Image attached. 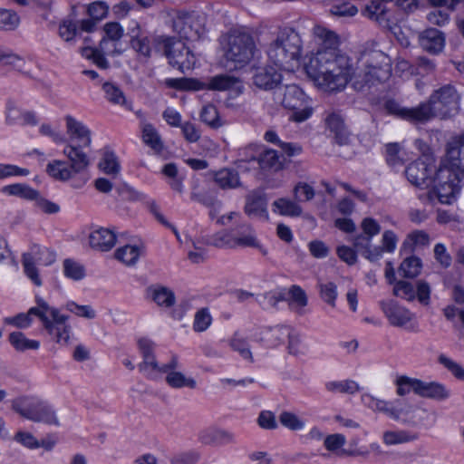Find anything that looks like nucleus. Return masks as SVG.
Masks as SVG:
<instances>
[{"mask_svg":"<svg viewBox=\"0 0 464 464\" xmlns=\"http://www.w3.org/2000/svg\"><path fill=\"white\" fill-rule=\"evenodd\" d=\"M337 34L315 25L312 32L309 61L305 71L317 89L324 92H339L352 80L353 66L348 56L338 53Z\"/></svg>","mask_w":464,"mask_h":464,"instance_id":"f257e3e1","label":"nucleus"},{"mask_svg":"<svg viewBox=\"0 0 464 464\" xmlns=\"http://www.w3.org/2000/svg\"><path fill=\"white\" fill-rule=\"evenodd\" d=\"M446 161L448 166L438 169L432 179V185L419 198L424 202L437 199L441 204H452L460 190L459 175L464 176V137L453 139L447 145Z\"/></svg>","mask_w":464,"mask_h":464,"instance_id":"f03ea898","label":"nucleus"},{"mask_svg":"<svg viewBox=\"0 0 464 464\" xmlns=\"http://www.w3.org/2000/svg\"><path fill=\"white\" fill-rule=\"evenodd\" d=\"M460 95L454 86L446 84L435 90L426 102L416 107H403L388 101L385 108L390 114L412 123H425L435 117L447 118L459 111Z\"/></svg>","mask_w":464,"mask_h":464,"instance_id":"7ed1b4c3","label":"nucleus"},{"mask_svg":"<svg viewBox=\"0 0 464 464\" xmlns=\"http://www.w3.org/2000/svg\"><path fill=\"white\" fill-rule=\"evenodd\" d=\"M303 43L300 34L295 29H280L267 44L266 53L268 61L286 72L299 68L302 57Z\"/></svg>","mask_w":464,"mask_h":464,"instance_id":"20e7f679","label":"nucleus"},{"mask_svg":"<svg viewBox=\"0 0 464 464\" xmlns=\"http://www.w3.org/2000/svg\"><path fill=\"white\" fill-rule=\"evenodd\" d=\"M225 66L240 69L258 53L253 35L243 28L230 30L220 39Z\"/></svg>","mask_w":464,"mask_h":464,"instance_id":"39448f33","label":"nucleus"},{"mask_svg":"<svg viewBox=\"0 0 464 464\" xmlns=\"http://www.w3.org/2000/svg\"><path fill=\"white\" fill-rule=\"evenodd\" d=\"M360 63L361 67L353 80V86L357 90L386 81L391 75V59L380 50L363 52Z\"/></svg>","mask_w":464,"mask_h":464,"instance_id":"423d86ee","label":"nucleus"},{"mask_svg":"<svg viewBox=\"0 0 464 464\" xmlns=\"http://www.w3.org/2000/svg\"><path fill=\"white\" fill-rule=\"evenodd\" d=\"M155 46L162 50L169 64L186 72L192 70L197 63V56L192 49L183 41L173 37L160 35L153 40Z\"/></svg>","mask_w":464,"mask_h":464,"instance_id":"0eeeda50","label":"nucleus"},{"mask_svg":"<svg viewBox=\"0 0 464 464\" xmlns=\"http://www.w3.org/2000/svg\"><path fill=\"white\" fill-rule=\"evenodd\" d=\"M63 153L69 161L53 160L46 166L47 174L56 180H68L84 170L89 165L87 155L74 145H66Z\"/></svg>","mask_w":464,"mask_h":464,"instance_id":"6e6552de","label":"nucleus"},{"mask_svg":"<svg viewBox=\"0 0 464 464\" xmlns=\"http://www.w3.org/2000/svg\"><path fill=\"white\" fill-rule=\"evenodd\" d=\"M393 420L413 427H426L434 423L433 414L426 409L419 408L405 400L391 401L388 415Z\"/></svg>","mask_w":464,"mask_h":464,"instance_id":"1a4fd4ad","label":"nucleus"},{"mask_svg":"<svg viewBox=\"0 0 464 464\" xmlns=\"http://www.w3.org/2000/svg\"><path fill=\"white\" fill-rule=\"evenodd\" d=\"M40 320L50 338L60 346H66L70 343L72 334L71 325L67 323L68 316L60 314L55 307L47 304H42Z\"/></svg>","mask_w":464,"mask_h":464,"instance_id":"9d476101","label":"nucleus"},{"mask_svg":"<svg viewBox=\"0 0 464 464\" xmlns=\"http://www.w3.org/2000/svg\"><path fill=\"white\" fill-rule=\"evenodd\" d=\"M13 409L30 420L59 425L53 407L37 397L19 398L13 401Z\"/></svg>","mask_w":464,"mask_h":464,"instance_id":"9b49d317","label":"nucleus"},{"mask_svg":"<svg viewBox=\"0 0 464 464\" xmlns=\"http://www.w3.org/2000/svg\"><path fill=\"white\" fill-rule=\"evenodd\" d=\"M56 260L54 251L39 245H34L30 250L23 255V267L25 276L36 286H41L43 281L36 265L51 266Z\"/></svg>","mask_w":464,"mask_h":464,"instance_id":"f8f14e48","label":"nucleus"},{"mask_svg":"<svg viewBox=\"0 0 464 464\" xmlns=\"http://www.w3.org/2000/svg\"><path fill=\"white\" fill-rule=\"evenodd\" d=\"M105 36L100 43L99 49L92 47H84L82 49V55L92 62L100 68H107L108 61L104 57L107 54H112L113 50L109 47L111 43L120 40L123 35V28L118 23H107L103 28Z\"/></svg>","mask_w":464,"mask_h":464,"instance_id":"ddd939ff","label":"nucleus"},{"mask_svg":"<svg viewBox=\"0 0 464 464\" xmlns=\"http://www.w3.org/2000/svg\"><path fill=\"white\" fill-rule=\"evenodd\" d=\"M173 30L183 39L196 41L205 34V18L196 13H178Z\"/></svg>","mask_w":464,"mask_h":464,"instance_id":"4468645a","label":"nucleus"},{"mask_svg":"<svg viewBox=\"0 0 464 464\" xmlns=\"http://www.w3.org/2000/svg\"><path fill=\"white\" fill-rule=\"evenodd\" d=\"M436 166L433 159L429 155H424L416 161L411 163L406 169V177L408 180L417 188L426 190L432 185V179L435 176Z\"/></svg>","mask_w":464,"mask_h":464,"instance_id":"2eb2a0df","label":"nucleus"},{"mask_svg":"<svg viewBox=\"0 0 464 464\" xmlns=\"http://www.w3.org/2000/svg\"><path fill=\"white\" fill-rule=\"evenodd\" d=\"M380 307L389 324L395 327L413 329L415 314L394 300H382Z\"/></svg>","mask_w":464,"mask_h":464,"instance_id":"dca6fc26","label":"nucleus"},{"mask_svg":"<svg viewBox=\"0 0 464 464\" xmlns=\"http://www.w3.org/2000/svg\"><path fill=\"white\" fill-rule=\"evenodd\" d=\"M179 360L178 355L174 354L167 363L161 364L159 371V378L165 373L166 383L173 389H195L197 387L196 380L184 372L179 371Z\"/></svg>","mask_w":464,"mask_h":464,"instance_id":"f3484780","label":"nucleus"},{"mask_svg":"<svg viewBox=\"0 0 464 464\" xmlns=\"http://www.w3.org/2000/svg\"><path fill=\"white\" fill-rule=\"evenodd\" d=\"M138 347L143 358V361L139 365L140 372L150 379H158L161 364L155 358L154 343L148 338H140L138 340Z\"/></svg>","mask_w":464,"mask_h":464,"instance_id":"a211bd4d","label":"nucleus"},{"mask_svg":"<svg viewBox=\"0 0 464 464\" xmlns=\"http://www.w3.org/2000/svg\"><path fill=\"white\" fill-rule=\"evenodd\" d=\"M66 132L71 143L82 151L83 148H88L92 143V133L89 128L82 121L76 120L71 115L65 116Z\"/></svg>","mask_w":464,"mask_h":464,"instance_id":"6ab92c4d","label":"nucleus"},{"mask_svg":"<svg viewBox=\"0 0 464 464\" xmlns=\"http://www.w3.org/2000/svg\"><path fill=\"white\" fill-rule=\"evenodd\" d=\"M290 334V327L286 325H276L274 327H264L253 335V341L261 343L266 347H275L284 343Z\"/></svg>","mask_w":464,"mask_h":464,"instance_id":"aec40b11","label":"nucleus"},{"mask_svg":"<svg viewBox=\"0 0 464 464\" xmlns=\"http://www.w3.org/2000/svg\"><path fill=\"white\" fill-rule=\"evenodd\" d=\"M245 151H251L249 156L246 155L245 161L256 160L263 169L279 170L282 169V162L279 160L277 152L271 149L260 150L257 146H249Z\"/></svg>","mask_w":464,"mask_h":464,"instance_id":"412c9836","label":"nucleus"},{"mask_svg":"<svg viewBox=\"0 0 464 464\" xmlns=\"http://www.w3.org/2000/svg\"><path fill=\"white\" fill-rule=\"evenodd\" d=\"M233 237L235 247H253L258 249L262 255H267V249L260 243L255 229L249 224H240L233 234Z\"/></svg>","mask_w":464,"mask_h":464,"instance_id":"4be33fe9","label":"nucleus"},{"mask_svg":"<svg viewBox=\"0 0 464 464\" xmlns=\"http://www.w3.org/2000/svg\"><path fill=\"white\" fill-rule=\"evenodd\" d=\"M88 241L92 248L106 252L115 246L116 233L111 228L98 227L89 234Z\"/></svg>","mask_w":464,"mask_h":464,"instance_id":"5701e85b","label":"nucleus"},{"mask_svg":"<svg viewBox=\"0 0 464 464\" xmlns=\"http://www.w3.org/2000/svg\"><path fill=\"white\" fill-rule=\"evenodd\" d=\"M420 46L431 53H439L445 46V36L442 32L435 28H429L420 34Z\"/></svg>","mask_w":464,"mask_h":464,"instance_id":"b1692460","label":"nucleus"},{"mask_svg":"<svg viewBox=\"0 0 464 464\" xmlns=\"http://www.w3.org/2000/svg\"><path fill=\"white\" fill-rule=\"evenodd\" d=\"M198 440L206 445L227 444L235 441V436L227 430L208 427L199 431Z\"/></svg>","mask_w":464,"mask_h":464,"instance_id":"393cba45","label":"nucleus"},{"mask_svg":"<svg viewBox=\"0 0 464 464\" xmlns=\"http://www.w3.org/2000/svg\"><path fill=\"white\" fill-rule=\"evenodd\" d=\"M280 70L272 67H263L257 69L254 74L253 82L254 84L263 90H271L277 86L281 80L282 75L279 72Z\"/></svg>","mask_w":464,"mask_h":464,"instance_id":"a878e982","label":"nucleus"},{"mask_svg":"<svg viewBox=\"0 0 464 464\" xmlns=\"http://www.w3.org/2000/svg\"><path fill=\"white\" fill-rule=\"evenodd\" d=\"M146 298L153 301L157 305L169 308L175 303L174 293L168 287L160 285H152L147 287Z\"/></svg>","mask_w":464,"mask_h":464,"instance_id":"bb28decb","label":"nucleus"},{"mask_svg":"<svg viewBox=\"0 0 464 464\" xmlns=\"http://www.w3.org/2000/svg\"><path fill=\"white\" fill-rule=\"evenodd\" d=\"M37 305L31 307L27 313L18 314L17 315L7 317L5 319V324L14 325L17 328L25 329L28 328L33 322V316H36L40 319V313L42 312V304H47L44 299H36Z\"/></svg>","mask_w":464,"mask_h":464,"instance_id":"cd10ccee","label":"nucleus"},{"mask_svg":"<svg viewBox=\"0 0 464 464\" xmlns=\"http://www.w3.org/2000/svg\"><path fill=\"white\" fill-rule=\"evenodd\" d=\"M360 228L362 231V235H358L354 237L353 246H362V243L367 246L369 240H372L381 232L380 223L372 217L363 218L360 223Z\"/></svg>","mask_w":464,"mask_h":464,"instance_id":"c85d7f7f","label":"nucleus"},{"mask_svg":"<svg viewBox=\"0 0 464 464\" xmlns=\"http://www.w3.org/2000/svg\"><path fill=\"white\" fill-rule=\"evenodd\" d=\"M309 97L295 84L286 85L284 89L282 105L288 109H298L304 102H308Z\"/></svg>","mask_w":464,"mask_h":464,"instance_id":"c756f323","label":"nucleus"},{"mask_svg":"<svg viewBox=\"0 0 464 464\" xmlns=\"http://www.w3.org/2000/svg\"><path fill=\"white\" fill-rule=\"evenodd\" d=\"M418 433L407 430H389L382 433V442L386 446L410 443L417 440Z\"/></svg>","mask_w":464,"mask_h":464,"instance_id":"7c9ffc66","label":"nucleus"},{"mask_svg":"<svg viewBox=\"0 0 464 464\" xmlns=\"http://www.w3.org/2000/svg\"><path fill=\"white\" fill-rule=\"evenodd\" d=\"M245 212L248 217L261 220H268L269 218L266 200L260 196H247Z\"/></svg>","mask_w":464,"mask_h":464,"instance_id":"2f4dec72","label":"nucleus"},{"mask_svg":"<svg viewBox=\"0 0 464 464\" xmlns=\"http://www.w3.org/2000/svg\"><path fill=\"white\" fill-rule=\"evenodd\" d=\"M324 123L327 128L335 137L339 143H343L346 140V130L343 122V116L336 111L327 112L324 118Z\"/></svg>","mask_w":464,"mask_h":464,"instance_id":"473e14b6","label":"nucleus"},{"mask_svg":"<svg viewBox=\"0 0 464 464\" xmlns=\"http://www.w3.org/2000/svg\"><path fill=\"white\" fill-rule=\"evenodd\" d=\"M419 396L437 401H443L450 396V392L441 383L421 381Z\"/></svg>","mask_w":464,"mask_h":464,"instance_id":"72a5a7b5","label":"nucleus"},{"mask_svg":"<svg viewBox=\"0 0 464 464\" xmlns=\"http://www.w3.org/2000/svg\"><path fill=\"white\" fill-rule=\"evenodd\" d=\"M362 13L364 16L376 21L382 26L391 27V14L382 3L372 1L365 6Z\"/></svg>","mask_w":464,"mask_h":464,"instance_id":"f704fd0d","label":"nucleus"},{"mask_svg":"<svg viewBox=\"0 0 464 464\" xmlns=\"http://www.w3.org/2000/svg\"><path fill=\"white\" fill-rule=\"evenodd\" d=\"M143 253L141 245H126L115 251V257L126 266L135 265Z\"/></svg>","mask_w":464,"mask_h":464,"instance_id":"c9c22d12","label":"nucleus"},{"mask_svg":"<svg viewBox=\"0 0 464 464\" xmlns=\"http://www.w3.org/2000/svg\"><path fill=\"white\" fill-rule=\"evenodd\" d=\"M242 87V83L237 78L227 74L217 75L208 82L209 89L220 92L227 90L241 91Z\"/></svg>","mask_w":464,"mask_h":464,"instance_id":"e433bc0d","label":"nucleus"},{"mask_svg":"<svg viewBox=\"0 0 464 464\" xmlns=\"http://www.w3.org/2000/svg\"><path fill=\"white\" fill-rule=\"evenodd\" d=\"M8 341L14 350L24 353L28 350H38L40 342L37 340L29 339L22 332H13L8 336Z\"/></svg>","mask_w":464,"mask_h":464,"instance_id":"4c0bfd02","label":"nucleus"},{"mask_svg":"<svg viewBox=\"0 0 464 464\" xmlns=\"http://www.w3.org/2000/svg\"><path fill=\"white\" fill-rule=\"evenodd\" d=\"M396 385V393L398 396H405L410 392L419 394L421 380L411 378L406 375H398L394 381Z\"/></svg>","mask_w":464,"mask_h":464,"instance_id":"58836bf2","label":"nucleus"},{"mask_svg":"<svg viewBox=\"0 0 464 464\" xmlns=\"http://www.w3.org/2000/svg\"><path fill=\"white\" fill-rule=\"evenodd\" d=\"M272 210L278 215L288 217H299L302 214V208L297 203L285 198L275 200Z\"/></svg>","mask_w":464,"mask_h":464,"instance_id":"ea45409f","label":"nucleus"},{"mask_svg":"<svg viewBox=\"0 0 464 464\" xmlns=\"http://www.w3.org/2000/svg\"><path fill=\"white\" fill-rule=\"evenodd\" d=\"M215 182L222 188H236L241 185L238 173L231 169H222L216 172Z\"/></svg>","mask_w":464,"mask_h":464,"instance_id":"a19ab883","label":"nucleus"},{"mask_svg":"<svg viewBox=\"0 0 464 464\" xmlns=\"http://www.w3.org/2000/svg\"><path fill=\"white\" fill-rule=\"evenodd\" d=\"M346 443V438L344 435L340 433H334L327 435L324 440V446L325 449L331 452L336 453V454H347V455H362L359 451H352L348 452L346 450H342V448Z\"/></svg>","mask_w":464,"mask_h":464,"instance_id":"79ce46f5","label":"nucleus"},{"mask_svg":"<svg viewBox=\"0 0 464 464\" xmlns=\"http://www.w3.org/2000/svg\"><path fill=\"white\" fill-rule=\"evenodd\" d=\"M141 132L143 142L153 150L160 152L163 149L160 136L152 124L143 122L141 125Z\"/></svg>","mask_w":464,"mask_h":464,"instance_id":"37998d69","label":"nucleus"},{"mask_svg":"<svg viewBox=\"0 0 464 464\" xmlns=\"http://www.w3.org/2000/svg\"><path fill=\"white\" fill-rule=\"evenodd\" d=\"M0 191L5 196H14L30 201L36 196L35 189L23 183L4 186Z\"/></svg>","mask_w":464,"mask_h":464,"instance_id":"c03bdc74","label":"nucleus"},{"mask_svg":"<svg viewBox=\"0 0 464 464\" xmlns=\"http://www.w3.org/2000/svg\"><path fill=\"white\" fill-rule=\"evenodd\" d=\"M229 346L234 351L237 352L243 359L250 362L253 361L252 353L247 343V337L243 333H234L229 340Z\"/></svg>","mask_w":464,"mask_h":464,"instance_id":"a18cd8bd","label":"nucleus"},{"mask_svg":"<svg viewBox=\"0 0 464 464\" xmlns=\"http://www.w3.org/2000/svg\"><path fill=\"white\" fill-rule=\"evenodd\" d=\"M325 389L333 393L354 394L360 391V385L355 381L348 379L327 382Z\"/></svg>","mask_w":464,"mask_h":464,"instance_id":"49530a36","label":"nucleus"},{"mask_svg":"<svg viewBox=\"0 0 464 464\" xmlns=\"http://www.w3.org/2000/svg\"><path fill=\"white\" fill-rule=\"evenodd\" d=\"M386 161L392 167L403 164L407 159V153L399 143H389L385 147Z\"/></svg>","mask_w":464,"mask_h":464,"instance_id":"de8ad7c7","label":"nucleus"},{"mask_svg":"<svg viewBox=\"0 0 464 464\" xmlns=\"http://www.w3.org/2000/svg\"><path fill=\"white\" fill-rule=\"evenodd\" d=\"M206 239V244L218 248H236L233 234L227 230H221Z\"/></svg>","mask_w":464,"mask_h":464,"instance_id":"09e8293b","label":"nucleus"},{"mask_svg":"<svg viewBox=\"0 0 464 464\" xmlns=\"http://www.w3.org/2000/svg\"><path fill=\"white\" fill-rule=\"evenodd\" d=\"M99 168L107 175H117L121 170V165L113 151L105 150L99 163Z\"/></svg>","mask_w":464,"mask_h":464,"instance_id":"8fccbe9b","label":"nucleus"},{"mask_svg":"<svg viewBox=\"0 0 464 464\" xmlns=\"http://www.w3.org/2000/svg\"><path fill=\"white\" fill-rule=\"evenodd\" d=\"M362 403L366 406L368 409L375 411L382 412L385 415H388L391 401H385L377 397H374L372 394L365 392L361 396Z\"/></svg>","mask_w":464,"mask_h":464,"instance_id":"3c124183","label":"nucleus"},{"mask_svg":"<svg viewBox=\"0 0 464 464\" xmlns=\"http://www.w3.org/2000/svg\"><path fill=\"white\" fill-rule=\"evenodd\" d=\"M63 271L65 277L73 281H80L85 277L84 266L73 259L67 258L63 261Z\"/></svg>","mask_w":464,"mask_h":464,"instance_id":"603ef678","label":"nucleus"},{"mask_svg":"<svg viewBox=\"0 0 464 464\" xmlns=\"http://www.w3.org/2000/svg\"><path fill=\"white\" fill-rule=\"evenodd\" d=\"M160 35H158V37ZM155 38H157V36H139L135 39H131V45L137 53H140L145 57H149L151 53L152 49H154L157 52L162 51L156 48L155 44L153 42Z\"/></svg>","mask_w":464,"mask_h":464,"instance_id":"864d4df0","label":"nucleus"},{"mask_svg":"<svg viewBox=\"0 0 464 464\" xmlns=\"http://www.w3.org/2000/svg\"><path fill=\"white\" fill-rule=\"evenodd\" d=\"M289 305L300 312L307 304V296L305 292L298 285H293L288 292Z\"/></svg>","mask_w":464,"mask_h":464,"instance_id":"5fc2aeb1","label":"nucleus"},{"mask_svg":"<svg viewBox=\"0 0 464 464\" xmlns=\"http://www.w3.org/2000/svg\"><path fill=\"white\" fill-rule=\"evenodd\" d=\"M200 119L204 123L215 129L223 125V121L219 117L217 108L212 104L205 105L202 108Z\"/></svg>","mask_w":464,"mask_h":464,"instance_id":"6e6d98bb","label":"nucleus"},{"mask_svg":"<svg viewBox=\"0 0 464 464\" xmlns=\"http://www.w3.org/2000/svg\"><path fill=\"white\" fill-rule=\"evenodd\" d=\"M279 421L284 427L293 431L302 430L305 427V421L291 411L281 412Z\"/></svg>","mask_w":464,"mask_h":464,"instance_id":"4d7b16f0","label":"nucleus"},{"mask_svg":"<svg viewBox=\"0 0 464 464\" xmlns=\"http://www.w3.org/2000/svg\"><path fill=\"white\" fill-rule=\"evenodd\" d=\"M421 269V261L416 256L407 257L401 264L399 272L405 277L417 276Z\"/></svg>","mask_w":464,"mask_h":464,"instance_id":"13d9d810","label":"nucleus"},{"mask_svg":"<svg viewBox=\"0 0 464 464\" xmlns=\"http://www.w3.org/2000/svg\"><path fill=\"white\" fill-rule=\"evenodd\" d=\"M320 297L332 307H335V301L338 295L337 286L333 282L319 284Z\"/></svg>","mask_w":464,"mask_h":464,"instance_id":"bf43d9fd","label":"nucleus"},{"mask_svg":"<svg viewBox=\"0 0 464 464\" xmlns=\"http://www.w3.org/2000/svg\"><path fill=\"white\" fill-rule=\"evenodd\" d=\"M393 294L397 297L402 298L406 301H413L416 298L415 288L410 282L398 281L393 287Z\"/></svg>","mask_w":464,"mask_h":464,"instance_id":"052dcab7","label":"nucleus"},{"mask_svg":"<svg viewBox=\"0 0 464 464\" xmlns=\"http://www.w3.org/2000/svg\"><path fill=\"white\" fill-rule=\"evenodd\" d=\"M212 317L207 308L198 310L194 316L193 329L195 332H205L211 324Z\"/></svg>","mask_w":464,"mask_h":464,"instance_id":"680f3d73","label":"nucleus"},{"mask_svg":"<svg viewBox=\"0 0 464 464\" xmlns=\"http://www.w3.org/2000/svg\"><path fill=\"white\" fill-rule=\"evenodd\" d=\"M430 244L429 235L422 230H416L408 235L403 245L411 248L424 246Z\"/></svg>","mask_w":464,"mask_h":464,"instance_id":"e2e57ef3","label":"nucleus"},{"mask_svg":"<svg viewBox=\"0 0 464 464\" xmlns=\"http://www.w3.org/2000/svg\"><path fill=\"white\" fill-rule=\"evenodd\" d=\"M19 16L16 13L0 8V28L13 30L19 24Z\"/></svg>","mask_w":464,"mask_h":464,"instance_id":"0e129e2a","label":"nucleus"},{"mask_svg":"<svg viewBox=\"0 0 464 464\" xmlns=\"http://www.w3.org/2000/svg\"><path fill=\"white\" fill-rule=\"evenodd\" d=\"M65 308L80 317L86 319H93L96 317V312L91 305H81L71 301L66 304Z\"/></svg>","mask_w":464,"mask_h":464,"instance_id":"69168bd1","label":"nucleus"},{"mask_svg":"<svg viewBox=\"0 0 464 464\" xmlns=\"http://www.w3.org/2000/svg\"><path fill=\"white\" fill-rule=\"evenodd\" d=\"M106 99L115 104H123L125 97L121 90L111 82H105L102 86Z\"/></svg>","mask_w":464,"mask_h":464,"instance_id":"338daca9","label":"nucleus"},{"mask_svg":"<svg viewBox=\"0 0 464 464\" xmlns=\"http://www.w3.org/2000/svg\"><path fill=\"white\" fill-rule=\"evenodd\" d=\"M24 110L14 102H8L5 111V121L9 125H19L22 122Z\"/></svg>","mask_w":464,"mask_h":464,"instance_id":"774afa93","label":"nucleus"}]
</instances>
